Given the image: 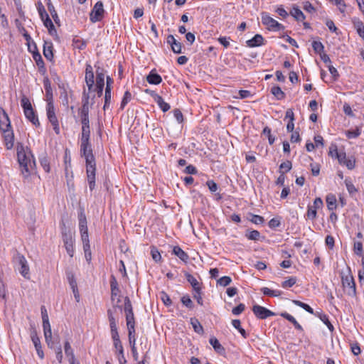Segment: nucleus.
Wrapping results in <instances>:
<instances>
[{"label":"nucleus","instance_id":"nucleus-1","mask_svg":"<svg viewBox=\"0 0 364 364\" xmlns=\"http://www.w3.org/2000/svg\"><path fill=\"white\" fill-rule=\"evenodd\" d=\"M17 159L21 168V173L24 178L31 175V171L36 165L34 156L27 146L22 143H18L16 146Z\"/></svg>","mask_w":364,"mask_h":364},{"label":"nucleus","instance_id":"nucleus-2","mask_svg":"<svg viewBox=\"0 0 364 364\" xmlns=\"http://www.w3.org/2000/svg\"><path fill=\"white\" fill-rule=\"evenodd\" d=\"M107 316L109 323L111 336L113 340L114 348L118 352L117 358L119 364H127V360L124 354V348L121 343L119 336L117 331V321L114 316L112 310L107 311Z\"/></svg>","mask_w":364,"mask_h":364},{"label":"nucleus","instance_id":"nucleus-3","mask_svg":"<svg viewBox=\"0 0 364 364\" xmlns=\"http://www.w3.org/2000/svg\"><path fill=\"white\" fill-rule=\"evenodd\" d=\"M62 239L67 253L70 257H73L75 253V238L73 232L70 230L64 228L62 230Z\"/></svg>","mask_w":364,"mask_h":364},{"label":"nucleus","instance_id":"nucleus-4","mask_svg":"<svg viewBox=\"0 0 364 364\" xmlns=\"http://www.w3.org/2000/svg\"><path fill=\"white\" fill-rule=\"evenodd\" d=\"M262 23L268 30L279 31L284 30V26L272 18L268 14L262 13L261 16Z\"/></svg>","mask_w":364,"mask_h":364},{"label":"nucleus","instance_id":"nucleus-5","mask_svg":"<svg viewBox=\"0 0 364 364\" xmlns=\"http://www.w3.org/2000/svg\"><path fill=\"white\" fill-rule=\"evenodd\" d=\"M47 117L53 126V130L56 134H60V127L58 118L55 114V109L53 102H48L46 105Z\"/></svg>","mask_w":364,"mask_h":364},{"label":"nucleus","instance_id":"nucleus-6","mask_svg":"<svg viewBox=\"0 0 364 364\" xmlns=\"http://www.w3.org/2000/svg\"><path fill=\"white\" fill-rule=\"evenodd\" d=\"M80 154L85 158L86 164L95 163L90 141H80Z\"/></svg>","mask_w":364,"mask_h":364},{"label":"nucleus","instance_id":"nucleus-7","mask_svg":"<svg viewBox=\"0 0 364 364\" xmlns=\"http://www.w3.org/2000/svg\"><path fill=\"white\" fill-rule=\"evenodd\" d=\"M105 10L103 3L97 1L93 6L90 14V19L91 22L96 23L100 21L104 17Z\"/></svg>","mask_w":364,"mask_h":364},{"label":"nucleus","instance_id":"nucleus-8","mask_svg":"<svg viewBox=\"0 0 364 364\" xmlns=\"http://www.w3.org/2000/svg\"><path fill=\"white\" fill-rule=\"evenodd\" d=\"M341 279L343 287L346 289L347 294L350 296H355L356 289L353 276L350 274L343 275Z\"/></svg>","mask_w":364,"mask_h":364},{"label":"nucleus","instance_id":"nucleus-9","mask_svg":"<svg viewBox=\"0 0 364 364\" xmlns=\"http://www.w3.org/2000/svg\"><path fill=\"white\" fill-rule=\"evenodd\" d=\"M87 180L92 191L95 188L96 163L86 164Z\"/></svg>","mask_w":364,"mask_h":364},{"label":"nucleus","instance_id":"nucleus-10","mask_svg":"<svg viewBox=\"0 0 364 364\" xmlns=\"http://www.w3.org/2000/svg\"><path fill=\"white\" fill-rule=\"evenodd\" d=\"M110 288H111V299L114 305L118 306L121 302L120 299V289L118 287V284L116 278L112 276L110 280Z\"/></svg>","mask_w":364,"mask_h":364},{"label":"nucleus","instance_id":"nucleus-11","mask_svg":"<svg viewBox=\"0 0 364 364\" xmlns=\"http://www.w3.org/2000/svg\"><path fill=\"white\" fill-rule=\"evenodd\" d=\"M252 311L255 316L259 319H266L268 317L273 316L275 315V314L273 311L258 304H255L253 306Z\"/></svg>","mask_w":364,"mask_h":364},{"label":"nucleus","instance_id":"nucleus-12","mask_svg":"<svg viewBox=\"0 0 364 364\" xmlns=\"http://www.w3.org/2000/svg\"><path fill=\"white\" fill-rule=\"evenodd\" d=\"M6 149L10 150L14 145V134L12 128L1 131Z\"/></svg>","mask_w":364,"mask_h":364},{"label":"nucleus","instance_id":"nucleus-13","mask_svg":"<svg viewBox=\"0 0 364 364\" xmlns=\"http://www.w3.org/2000/svg\"><path fill=\"white\" fill-rule=\"evenodd\" d=\"M96 87L97 95L100 97L102 95L105 86V73L104 70L100 67L96 69Z\"/></svg>","mask_w":364,"mask_h":364},{"label":"nucleus","instance_id":"nucleus-14","mask_svg":"<svg viewBox=\"0 0 364 364\" xmlns=\"http://www.w3.org/2000/svg\"><path fill=\"white\" fill-rule=\"evenodd\" d=\"M114 83V80L112 78H111L109 76H107L106 77V87H105V105H104V109H106L109 107L110 102H111V98H112V85Z\"/></svg>","mask_w":364,"mask_h":364},{"label":"nucleus","instance_id":"nucleus-15","mask_svg":"<svg viewBox=\"0 0 364 364\" xmlns=\"http://www.w3.org/2000/svg\"><path fill=\"white\" fill-rule=\"evenodd\" d=\"M17 259L20 266L18 268L19 272L25 279H28L30 278L29 267L25 257L23 255H18Z\"/></svg>","mask_w":364,"mask_h":364},{"label":"nucleus","instance_id":"nucleus-16","mask_svg":"<svg viewBox=\"0 0 364 364\" xmlns=\"http://www.w3.org/2000/svg\"><path fill=\"white\" fill-rule=\"evenodd\" d=\"M31 338L35 346L38 357L41 359H43L44 358V353L42 350L40 338L38 336L37 332L35 329H33L31 331Z\"/></svg>","mask_w":364,"mask_h":364},{"label":"nucleus","instance_id":"nucleus-17","mask_svg":"<svg viewBox=\"0 0 364 364\" xmlns=\"http://www.w3.org/2000/svg\"><path fill=\"white\" fill-rule=\"evenodd\" d=\"M166 42L170 45L171 50L174 53L179 54L182 53L181 43L178 41L173 35L170 34L167 36Z\"/></svg>","mask_w":364,"mask_h":364},{"label":"nucleus","instance_id":"nucleus-18","mask_svg":"<svg viewBox=\"0 0 364 364\" xmlns=\"http://www.w3.org/2000/svg\"><path fill=\"white\" fill-rule=\"evenodd\" d=\"M151 95L153 97L155 102L158 105L159 108L164 112H166L170 109V105L168 103L166 102L163 97L155 93L154 91L150 92Z\"/></svg>","mask_w":364,"mask_h":364},{"label":"nucleus","instance_id":"nucleus-19","mask_svg":"<svg viewBox=\"0 0 364 364\" xmlns=\"http://www.w3.org/2000/svg\"><path fill=\"white\" fill-rule=\"evenodd\" d=\"M43 328L46 342L47 343L49 347H51L53 345L52 331L49 320H46L43 321Z\"/></svg>","mask_w":364,"mask_h":364},{"label":"nucleus","instance_id":"nucleus-20","mask_svg":"<svg viewBox=\"0 0 364 364\" xmlns=\"http://www.w3.org/2000/svg\"><path fill=\"white\" fill-rule=\"evenodd\" d=\"M85 82L89 90H91L94 86V73L92 67L90 65H87L85 68Z\"/></svg>","mask_w":364,"mask_h":364},{"label":"nucleus","instance_id":"nucleus-21","mask_svg":"<svg viewBox=\"0 0 364 364\" xmlns=\"http://www.w3.org/2000/svg\"><path fill=\"white\" fill-rule=\"evenodd\" d=\"M11 128L10 119L5 110L0 107V130Z\"/></svg>","mask_w":364,"mask_h":364},{"label":"nucleus","instance_id":"nucleus-22","mask_svg":"<svg viewBox=\"0 0 364 364\" xmlns=\"http://www.w3.org/2000/svg\"><path fill=\"white\" fill-rule=\"evenodd\" d=\"M43 85L46 90L47 103L53 102V90L51 87L50 82L48 77L43 80Z\"/></svg>","mask_w":364,"mask_h":364},{"label":"nucleus","instance_id":"nucleus-23","mask_svg":"<svg viewBox=\"0 0 364 364\" xmlns=\"http://www.w3.org/2000/svg\"><path fill=\"white\" fill-rule=\"evenodd\" d=\"M246 43L250 48L260 46L264 44V38L260 34H256L252 38L247 41Z\"/></svg>","mask_w":364,"mask_h":364},{"label":"nucleus","instance_id":"nucleus-24","mask_svg":"<svg viewBox=\"0 0 364 364\" xmlns=\"http://www.w3.org/2000/svg\"><path fill=\"white\" fill-rule=\"evenodd\" d=\"M146 80L149 84L159 85L162 82V78L156 73L155 70H152L146 76Z\"/></svg>","mask_w":364,"mask_h":364},{"label":"nucleus","instance_id":"nucleus-25","mask_svg":"<svg viewBox=\"0 0 364 364\" xmlns=\"http://www.w3.org/2000/svg\"><path fill=\"white\" fill-rule=\"evenodd\" d=\"M290 14L297 21H304L305 20V16L304 13L300 10L299 6L294 5L291 10L290 11Z\"/></svg>","mask_w":364,"mask_h":364},{"label":"nucleus","instance_id":"nucleus-26","mask_svg":"<svg viewBox=\"0 0 364 364\" xmlns=\"http://www.w3.org/2000/svg\"><path fill=\"white\" fill-rule=\"evenodd\" d=\"M173 254L177 256L181 260L187 262L188 260V255L179 246H174L173 248Z\"/></svg>","mask_w":364,"mask_h":364},{"label":"nucleus","instance_id":"nucleus-27","mask_svg":"<svg viewBox=\"0 0 364 364\" xmlns=\"http://www.w3.org/2000/svg\"><path fill=\"white\" fill-rule=\"evenodd\" d=\"M25 117L35 126L40 125L38 117L36 116L33 109L30 110H25Z\"/></svg>","mask_w":364,"mask_h":364},{"label":"nucleus","instance_id":"nucleus-28","mask_svg":"<svg viewBox=\"0 0 364 364\" xmlns=\"http://www.w3.org/2000/svg\"><path fill=\"white\" fill-rule=\"evenodd\" d=\"M281 316L286 318L289 322H291L294 325V326L296 329L301 331H303L302 326L297 322V321L295 319V318L293 316H291V314H289L287 312H284V313L281 314Z\"/></svg>","mask_w":364,"mask_h":364},{"label":"nucleus","instance_id":"nucleus-29","mask_svg":"<svg viewBox=\"0 0 364 364\" xmlns=\"http://www.w3.org/2000/svg\"><path fill=\"white\" fill-rule=\"evenodd\" d=\"M185 277H186L187 281L191 284V287H193V291L198 290V289H201L200 283L192 274H191L188 272H186Z\"/></svg>","mask_w":364,"mask_h":364},{"label":"nucleus","instance_id":"nucleus-30","mask_svg":"<svg viewBox=\"0 0 364 364\" xmlns=\"http://www.w3.org/2000/svg\"><path fill=\"white\" fill-rule=\"evenodd\" d=\"M41 20L43 22V25L48 28V33L51 36L57 34V31L49 16H47L46 18Z\"/></svg>","mask_w":364,"mask_h":364},{"label":"nucleus","instance_id":"nucleus-31","mask_svg":"<svg viewBox=\"0 0 364 364\" xmlns=\"http://www.w3.org/2000/svg\"><path fill=\"white\" fill-rule=\"evenodd\" d=\"M43 55L45 58L51 60L53 58V46L51 43H45L43 46Z\"/></svg>","mask_w":364,"mask_h":364},{"label":"nucleus","instance_id":"nucleus-32","mask_svg":"<svg viewBox=\"0 0 364 364\" xmlns=\"http://www.w3.org/2000/svg\"><path fill=\"white\" fill-rule=\"evenodd\" d=\"M65 353L69 358V362L70 364H74L75 363V355L73 350L71 348V346L68 341L65 343L64 346Z\"/></svg>","mask_w":364,"mask_h":364},{"label":"nucleus","instance_id":"nucleus-33","mask_svg":"<svg viewBox=\"0 0 364 364\" xmlns=\"http://www.w3.org/2000/svg\"><path fill=\"white\" fill-rule=\"evenodd\" d=\"M315 316H318L321 321L326 325V326L328 327V328L329 329V331H333L334 328H333V326L331 324V323L329 321V319H328V316L325 314H323L322 312H316L315 314Z\"/></svg>","mask_w":364,"mask_h":364},{"label":"nucleus","instance_id":"nucleus-34","mask_svg":"<svg viewBox=\"0 0 364 364\" xmlns=\"http://www.w3.org/2000/svg\"><path fill=\"white\" fill-rule=\"evenodd\" d=\"M328 209L329 210H333L336 208V198L333 194H328L326 198Z\"/></svg>","mask_w":364,"mask_h":364},{"label":"nucleus","instance_id":"nucleus-35","mask_svg":"<svg viewBox=\"0 0 364 364\" xmlns=\"http://www.w3.org/2000/svg\"><path fill=\"white\" fill-rule=\"evenodd\" d=\"M209 343L217 353H222L224 352V348L216 338L211 337L209 340Z\"/></svg>","mask_w":364,"mask_h":364},{"label":"nucleus","instance_id":"nucleus-36","mask_svg":"<svg viewBox=\"0 0 364 364\" xmlns=\"http://www.w3.org/2000/svg\"><path fill=\"white\" fill-rule=\"evenodd\" d=\"M292 302L295 305L304 309L305 311H306L309 314L315 315L316 313H314V309L309 304L304 303L299 300H293Z\"/></svg>","mask_w":364,"mask_h":364},{"label":"nucleus","instance_id":"nucleus-37","mask_svg":"<svg viewBox=\"0 0 364 364\" xmlns=\"http://www.w3.org/2000/svg\"><path fill=\"white\" fill-rule=\"evenodd\" d=\"M79 114L80 119L89 117V107L87 100L85 103H83L82 107L79 109Z\"/></svg>","mask_w":364,"mask_h":364},{"label":"nucleus","instance_id":"nucleus-38","mask_svg":"<svg viewBox=\"0 0 364 364\" xmlns=\"http://www.w3.org/2000/svg\"><path fill=\"white\" fill-rule=\"evenodd\" d=\"M330 2L336 5L338 9L340 11L341 14L343 15L346 13V4L344 0H329Z\"/></svg>","mask_w":364,"mask_h":364},{"label":"nucleus","instance_id":"nucleus-39","mask_svg":"<svg viewBox=\"0 0 364 364\" xmlns=\"http://www.w3.org/2000/svg\"><path fill=\"white\" fill-rule=\"evenodd\" d=\"M232 324L234 328H235L236 329L238 330V331L240 333V334L242 335V336L244 338H247V334L245 330L241 327V323H240V320H238V319L232 320Z\"/></svg>","mask_w":364,"mask_h":364},{"label":"nucleus","instance_id":"nucleus-40","mask_svg":"<svg viewBox=\"0 0 364 364\" xmlns=\"http://www.w3.org/2000/svg\"><path fill=\"white\" fill-rule=\"evenodd\" d=\"M73 46L74 48L83 50L86 48L87 43L84 40L75 38L73 40Z\"/></svg>","mask_w":364,"mask_h":364},{"label":"nucleus","instance_id":"nucleus-41","mask_svg":"<svg viewBox=\"0 0 364 364\" xmlns=\"http://www.w3.org/2000/svg\"><path fill=\"white\" fill-rule=\"evenodd\" d=\"M272 94L277 97V100H282L285 95L279 86H274L271 89Z\"/></svg>","mask_w":364,"mask_h":364},{"label":"nucleus","instance_id":"nucleus-42","mask_svg":"<svg viewBox=\"0 0 364 364\" xmlns=\"http://www.w3.org/2000/svg\"><path fill=\"white\" fill-rule=\"evenodd\" d=\"M191 323L196 333H202L203 332V328L198 319L195 318H191Z\"/></svg>","mask_w":364,"mask_h":364},{"label":"nucleus","instance_id":"nucleus-43","mask_svg":"<svg viewBox=\"0 0 364 364\" xmlns=\"http://www.w3.org/2000/svg\"><path fill=\"white\" fill-rule=\"evenodd\" d=\"M126 321L127 328H134L135 321H134V316L133 312L126 313Z\"/></svg>","mask_w":364,"mask_h":364},{"label":"nucleus","instance_id":"nucleus-44","mask_svg":"<svg viewBox=\"0 0 364 364\" xmlns=\"http://www.w3.org/2000/svg\"><path fill=\"white\" fill-rule=\"evenodd\" d=\"M90 127H82L80 141H90Z\"/></svg>","mask_w":364,"mask_h":364},{"label":"nucleus","instance_id":"nucleus-45","mask_svg":"<svg viewBox=\"0 0 364 364\" xmlns=\"http://www.w3.org/2000/svg\"><path fill=\"white\" fill-rule=\"evenodd\" d=\"M181 303L185 306H186L188 309H193V306H194L193 303L188 294L183 296L181 299Z\"/></svg>","mask_w":364,"mask_h":364},{"label":"nucleus","instance_id":"nucleus-46","mask_svg":"<svg viewBox=\"0 0 364 364\" xmlns=\"http://www.w3.org/2000/svg\"><path fill=\"white\" fill-rule=\"evenodd\" d=\"M334 151H335V156L337 158L339 164L343 165V164L345 163V161L348 159V157L346 156V153L343 151L338 152L336 146H335Z\"/></svg>","mask_w":364,"mask_h":364},{"label":"nucleus","instance_id":"nucleus-47","mask_svg":"<svg viewBox=\"0 0 364 364\" xmlns=\"http://www.w3.org/2000/svg\"><path fill=\"white\" fill-rule=\"evenodd\" d=\"M132 94L129 91H126L124 94V97L120 104V108L123 109L125 106L131 101Z\"/></svg>","mask_w":364,"mask_h":364},{"label":"nucleus","instance_id":"nucleus-48","mask_svg":"<svg viewBox=\"0 0 364 364\" xmlns=\"http://www.w3.org/2000/svg\"><path fill=\"white\" fill-rule=\"evenodd\" d=\"M36 6H37L38 12L39 16L41 19H43V18H46L47 16H49L44 6L43 5V4L41 1H38L37 3Z\"/></svg>","mask_w":364,"mask_h":364},{"label":"nucleus","instance_id":"nucleus-49","mask_svg":"<svg viewBox=\"0 0 364 364\" xmlns=\"http://www.w3.org/2000/svg\"><path fill=\"white\" fill-rule=\"evenodd\" d=\"M130 346H136L135 328H127Z\"/></svg>","mask_w":364,"mask_h":364},{"label":"nucleus","instance_id":"nucleus-50","mask_svg":"<svg viewBox=\"0 0 364 364\" xmlns=\"http://www.w3.org/2000/svg\"><path fill=\"white\" fill-rule=\"evenodd\" d=\"M262 293L264 295L270 296H278L281 294V291L279 290H272L267 287H263L262 289Z\"/></svg>","mask_w":364,"mask_h":364},{"label":"nucleus","instance_id":"nucleus-51","mask_svg":"<svg viewBox=\"0 0 364 364\" xmlns=\"http://www.w3.org/2000/svg\"><path fill=\"white\" fill-rule=\"evenodd\" d=\"M48 9L49 12L50 13V15H51L52 18H53L54 21L56 23H58L60 20H59L58 14L55 9L53 5L50 2L48 3Z\"/></svg>","mask_w":364,"mask_h":364},{"label":"nucleus","instance_id":"nucleus-52","mask_svg":"<svg viewBox=\"0 0 364 364\" xmlns=\"http://www.w3.org/2000/svg\"><path fill=\"white\" fill-rule=\"evenodd\" d=\"M291 167V162L290 161H286L280 164L279 169L282 173L284 174L285 172L289 171Z\"/></svg>","mask_w":364,"mask_h":364},{"label":"nucleus","instance_id":"nucleus-53","mask_svg":"<svg viewBox=\"0 0 364 364\" xmlns=\"http://www.w3.org/2000/svg\"><path fill=\"white\" fill-rule=\"evenodd\" d=\"M193 297L194 299H196L197 301V303L200 306H203V298H202V291H201V289H198V290L193 291Z\"/></svg>","mask_w":364,"mask_h":364},{"label":"nucleus","instance_id":"nucleus-54","mask_svg":"<svg viewBox=\"0 0 364 364\" xmlns=\"http://www.w3.org/2000/svg\"><path fill=\"white\" fill-rule=\"evenodd\" d=\"M21 105L23 109V112H25V110H30L33 109L29 100L26 97H23L21 98Z\"/></svg>","mask_w":364,"mask_h":364},{"label":"nucleus","instance_id":"nucleus-55","mask_svg":"<svg viewBox=\"0 0 364 364\" xmlns=\"http://www.w3.org/2000/svg\"><path fill=\"white\" fill-rule=\"evenodd\" d=\"M312 48L316 53H321L324 49V46L322 43L316 41H313Z\"/></svg>","mask_w":364,"mask_h":364},{"label":"nucleus","instance_id":"nucleus-56","mask_svg":"<svg viewBox=\"0 0 364 364\" xmlns=\"http://www.w3.org/2000/svg\"><path fill=\"white\" fill-rule=\"evenodd\" d=\"M247 237L250 240H259L260 238V233L257 230H251L246 234Z\"/></svg>","mask_w":364,"mask_h":364},{"label":"nucleus","instance_id":"nucleus-57","mask_svg":"<svg viewBox=\"0 0 364 364\" xmlns=\"http://www.w3.org/2000/svg\"><path fill=\"white\" fill-rule=\"evenodd\" d=\"M345 184L346 188L350 194H353L358 191L355 186L353 184L350 180L346 178L345 180Z\"/></svg>","mask_w":364,"mask_h":364},{"label":"nucleus","instance_id":"nucleus-58","mask_svg":"<svg viewBox=\"0 0 364 364\" xmlns=\"http://www.w3.org/2000/svg\"><path fill=\"white\" fill-rule=\"evenodd\" d=\"M296 282V277H289L288 279L284 281L282 284V287L283 288H289L294 286Z\"/></svg>","mask_w":364,"mask_h":364},{"label":"nucleus","instance_id":"nucleus-59","mask_svg":"<svg viewBox=\"0 0 364 364\" xmlns=\"http://www.w3.org/2000/svg\"><path fill=\"white\" fill-rule=\"evenodd\" d=\"M348 169L352 170L355 166V159L353 156L348 157V159L345 161L343 164Z\"/></svg>","mask_w":364,"mask_h":364},{"label":"nucleus","instance_id":"nucleus-60","mask_svg":"<svg viewBox=\"0 0 364 364\" xmlns=\"http://www.w3.org/2000/svg\"><path fill=\"white\" fill-rule=\"evenodd\" d=\"M250 216V220L254 224L261 225L264 222L263 217L260 215L252 214Z\"/></svg>","mask_w":364,"mask_h":364},{"label":"nucleus","instance_id":"nucleus-61","mask_svg":"<svg viewBox=\"0 0 364 364\" xmlns=\"http://www.w3.org/2000/svg\"><path fill=\"white\" fill-rule=\"evenodd\" d=\"M307 217L311 220H314L317 215V210L311 205L308 206Z\"/></svg>","mask_w":364,"mask_h":364},{"label":"nucleus","instance_id":"nucleus-62","mask_svg":"<svg viewBox=\"0 0 364 364\" xmlns=\"http://www.w3.org/2000/svg\"><path fill=\"white\" fill-rule=\"evenodd\" d=\"M232 282V279L230 277L224 276L220 278L218 280V283L223 287H227Z\"/></svg>","mask_w":364,"mask_h":364},{"label":"nucleus","instance_id":"nucleus-63","mask_svg":"<svg viewBox=\"0 0 364 364\" xmlns=\"http://www.w3.org/2000/svg\"><path fill=\"white\" fill-rule=\"evenodd\" d=\"M206 185L212 193H215L218 189V184L213 180L207 181Z\"/></svg>","mask_w":364,"mask_h":364},{"label":"nucleus","instance_id":"nucleus-64","mask_svg":"<svg viewBox=\"0 0 364 364\" xmlns=\"http://www.w3.org/2000/svg\"><path fill=\"white\" fill-rule=\"evenodd\" d=\"M352 23H353V26L356 31H358V29L363 28L364 27L363 22L358 18H353L352 19Z\"/></svg>","mask_w":364,"mask_h":364}]
</instances>
